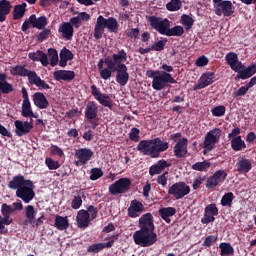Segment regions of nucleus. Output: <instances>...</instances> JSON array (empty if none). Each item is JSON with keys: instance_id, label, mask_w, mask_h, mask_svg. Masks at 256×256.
I'll list each match as a JSON object with an SVG mask.
<instances>
[{"instance_id": "nucleus-1", "label": "nucleus", "mask_w": 256, "mask_h": 256, "mask_svg": "<svg viewBox=\"0 0 256 256\" xmlns=\"http://www.w3.org/2000/svg\"><path fill=\"white\" fill-rule=\"evenodd\" d=\"M140 230H137L133 234V241L135 245L139 247H151L157 243V233H155V223L153 220V214H143L138 221Z\"/></svg>"}, {"instance_id": "nucleus-2", "label": "nucleus", "mask_w": 256, "mask_h": 256, "mask_svg": "<svg viewBox=\"0 0 256 256\" xmlns=\"http://www.w3.org/2000/svg\"><path fill=\"white\" fill-rule=\"evenodd\" d=\"M137 151L151 157V159H158L161 153H165L169 149V142L161 140L157 137L151 140H141L137 147Z\"/></svg>"}, {"instance_id": "nucleus-3", "label": "nucleus", "mask_w": 256, "mask_h": 256, "mask_svg": "<svg viewBox=\"0 0 256 256\" xmlns=\"http://www.w3.org/2000/svg\"><path fill=\"white\" fill-rule=\"evenodd\" d=\"M105 29H107L109 33H117V31H119V22H117V18H105L103 15L98 16L94 27V39H102Z\"/></svg>"}, {"instance_id": "nucleus-4", "label": "nucleus", "mask_w": 256, "mask_h": 256, "mask_svg": "<svg viewBox=\"0 0 256 256\" xmlns=\"http://www.w3.org/2000/svg\"><path fill=\"white\" fill-rule=\"evenodd\" d=\"M12 75H17L18 77H28L30 85H36L40 91L51 88L49 84L45 82V80H42L41 77L37 75V72L25 68V65H16L13 67Z\"/></svg>"}, {"instance_id": "nucleus-5", "label": "nucleus", "mask_w": 256, "mask_h": 256, "mask_svg": "<svg viewBox=\"0 0 256 256\" xmlns=\"http://www.w3.org/2000/svg\"><path fill=\"white\" fill-rule=\"evenodd\" d=\"M146 75L149 77V79H153L152 89L155 91H161L162 89H165V87H167V83H177V80H175V78H173L170 73L165 71L147 70Z\"/></svg>"}, {"instance_id": "nucleus-6", "label": "nucleus", "mask_w": 256, "mask_h": 256, "mask_svg": "<svg viewBox=\"0 0 256 256\" xmlns=\"http://www.w3.org/2000/svg\"><path fill=\"white\" fill-rule=\"evenodd\" d=\"M84 117L90 124V129L95 130L96 127H99L101 119H99V106L95 101H89L86 104Z\"/></svg>"}, {"instance_id": "nucleus-7", "label": "nucleus", "mask_w": 256, "mask_h": 256, "mask_svg": "<svg viewBox=\"0 0 256 256\" xmlns=\"http://www.w3.org/2000/svg\"><path fill=\"white\" fill-rule=\"evenodd\" d=\"M125 61H127V52L123 49L119 50L118 53L112 54V56L106 57V67L108 69L105 73H111V69L115 73V69H119L120 65H125Z\"/></svg>"}, {"instance_id": "nucleus-8", "label": "nucleus", "mask_w": 256, "mask_h": 256, "mask_svg": "<svg viewBox=\"0 0 256 256\" xmlns=\"http://www.w3.org/2000/svg\"><path fill=\"white\" fill-rule=\"evenodd\" d=\"M221 139V130L219 128H214L207 132L204 142H203V155H207L210 151L215 149V145L219 143Z\"/></svg>"}, {"instance_id": "nucleus-9", "label": "nucleus", "mask_w": 256, "mask_h": 256, "mask_svg": "<svg viewBox=\"0 0 256 256\" xmlns=\"http://www.w3.org/2000/svg\"><path fill=\"white\" fill-rule=\"evenodd\" d=\"M148 23L151 29L157 31V33H159L160 35H167V31L169 27H171V21H169V19H163L157 16H149Z\"/></svg>"}, {"instance_id": "nucleus-10", "label": "nucleus", "mask_w": 256, "mask_h": 256, "mask_svg": "<svg viewBox=\"0 0 256 256\" xmlns=\"http://www.w3.org/2000/svg\"><path fill=\"white\" fill-rule=\"evenodd\" d=\"M130 189L131 180L129 178H120L109 186L108 191L110 195H123Z\"/></svg>"}, {"instance_id": "nucleus-11", "label": "nucleus", "mask_w": 256, "mask_h": 256, "mask_svg": "<svg viewBox=\"0 0 256 256\" xmlns=\"http://www.w3.org/2000/svg\"><path fill=\"white\" fill-rule=\"evenodd\" d=\"M189 193H191V188L185 182H176L168 189V195H171L177 200L183 199Z\"/></svg>"}, {"instance_id": "nucleus-12", "label": "nucleus", "mask_w": 256, "mask_h": 256, "mask_svg": "<svg viewBox=\"0 0 256 256\" xmlns=\"http://www.w3.org/2000/svg\"><path fill=\"white\" fill-rule=\"evenodd\" d=\"M93 97L102 105V107H108L110 111H113V101L111 100V94H102L101 91L95 86L90 87Z\"/></svg>"}, {"instance_id": "nucleus-13", "label": "nucleus", "mask_w": 256, "mask_h": 256, "mask_svg": "<svg viewBox=\"0 0 256 256\" xmlns=\"http://www.w3.org/2000/svg\"><path fill=\"white\" fill-rule=\"evenodd\" d=\"M93 150L89 148H79L75 151L74 157H76L77 160L74 161V165L76 167H81V165H87L88 161L93 159Z\"/></svg>"}, {"instance_id": "nucleus-14", "label": "nucleus", "mask_w": 256, "mask_h": 256, "mask_svg": "<svg viewBox=\"0 0 256 256\" xmlns=\"http://www.w3.org/2000/svg\"><path fill=\"white\" fill-rule=\"evenodd\" d=\"M214 13L215 15H218V17H221V15L224 17H231V15L235 13V6H233L231 1L224 0L214 6Z\"/></svg>"}, {"instance_id": "nucleus-15", "label": "nucleus", "mask_w": 256, "mask_h": 256, "mask_svg": "<svg viewBox=\"0 0 256 256\" xmlns=\"http://www.w3.org/2000/svg\"><path fill=\"white\" fill-rule=\"evenodd\" d=\"M109 239L106 243H96L87 247V253H100L103 249H111L113 245H115V241L119 239V234H113L111 237L106 238Z\"/></svg>"}, {"instance_id": "nucleus-16", "label": "nucleus", "mask_w": 256, "mask_h": 256, "mask_svg": "<svg viewBox=\"0 0 256 256\" xmlns=\"http://www.w3.org/2000/svg\"><path fill=\"white\" fill-rule=\"evenodd\" d=\"M35 185H24L22 188L16 190V197L22 199L25 203H31L32 199H35Z\"/></svg>"}, {"instance_id": "nucleus-17", "label": "nucleus", "mask_w": 256, "mask_h": 256, "mask_svg": "<svg viewBox=\"0 0 256 256\" xmlns=\"http://www.w3.org/2000/svg\"><path fill=\"white\" fill-rule=\"evenodd\" d=\"M227 172L221 169L216 171L212 176H210L206 181V189H215L219 183H223L227 179Z\"/></svg>"}, {"instance_id": "nucleus-18", "label": "nucleus", "mask_w": 256, "mask_h": 256, "mask_svg": "<svg viewBox=\"0 0 256 256\" xmlns=\"http://www.w3.org/2000/svg\"><path fill=\"white\" fill-rule=\"evenodd\" d=\"M13 213H15V209H13L11 205L7 203H3L1 205L2 216H0V225L2 227H5V225H11V223H13V219L11 218Z\"/></svg>"}, {"instance_id": "nucleus-19", "label": "nucleus", "mask_w": 256, "mask_h": 256, "mask_svg": "<svg viewBox=\"0 0 256 256\" xmlns=\"http://www.w3.org/2000/svg\"><path fill=\"white\" fill-rule=\"evenodd\" d=\"M145 211V206L143 203L137 199H134L130 202V206L127 209V215L131 219H137L141 216V213Z\"/></svg>"}, {"instance_id": "nucleus-20", "label": "nucleus", "mask_w": 256, "mask_h": 256, "mask_svg": "<svg viewBox=\"0 0 256 256\" xmlns=\"http://www.w3.org/2000/svg\"><path fill=\"white\" fill-rule=\"evenodd\" d=\"M15 125V135L17 137H25V135H29L31 130L33 129V123L28 121L16 120L14 122Z\"/></svg>"}, {"instance_id": "nucleus-21", "label": "nucleus", "mask_w": 256, "mask_h": 256, "mask_svg": "<svg viewBox=\"0 0 256 256\" xmlns=\"http://www.w3.org/2000/svg\"><path fill=\"white\" fill-rule=\"evenodd\" d=\"M215 72H205L201 75L198 84L195 85L194 91L199 89H205V87H209V85H213L215 83Z\"/></svg>"}, {"instance_id": "nucleus-22", "label": "nucleus", "mask_w": 256, "mask_h": 256, "mask_svg": "<svg viewBox=\"0 0 256 256\" xmlns=\"http://www.w3.org/2000/svg\"><path fill=\"white\" fill-rule=\"evenodd\" d=\"M225 61L229 65L232 71H239L240 69H245L242 61H239V56L235 52H229L225 56Z\"/></svg>"}, {"instance_id": "nucleus-23", "label": "nucleus", "mask_w": 256, "mask_h": 256, "mask_svg": "<svg viewBox=\"0 0 256 256\" xmlns=\"http://www.w3.org/2000/svg\"><path fill=\"white\" fill-rule=\"evenodd\" d=\"M189 145V139L181 138L175 145H174V155L177 159H183L187 157V147Z\"/></svg>"}, {"instance_id": "nucleus-24", "label": "nucleus", "mask_w": 256, "mask_h": 256, "mask_svg": "<svg viewBox=\"0 0 256 256\" xmlns=\"http://www.w3.org/2000/svg\"><path fill=\"white\" fill-rule=\"evenodd\" d=\"M25 185H32L31 180L25 179L24 175H17L12 178V180L8 183L9 189H13L19 191V189L25 187Z\"/></svg>"}, {"instance_id": "nucleus-25", "label": "nucleus", "mask_w": 256, "mask_h": 256, "mask_svg": "<svg viewBox=\"0 0 256 256\" xmlns=\"http://www.w3.org/2000/svg\"><path fill=\"white\" fill-rule=\"evenodd\" d=\"M116 71V82L120 84L121 87H125L129 83V72H127V65H120Z\"/></svg>"}, {"instance_id": "nucleus-26", "label": "nucleus", "mask_w": 256, "mask_h": 256, "mask_svg": "<svg viewBox=\"0 0 256 256\" xmlns=\"http://www.w3.org/2000/svg\"><path fill=\"white\" fill-rule=\"evenodd\" d=\"M167 167H171V163L167 162L165 159H161L156 164L150 166L149 175L151 177L161 175V173H163Z\"/></svg>"}, {"instance_id": "nucleus-27", "label": "nucleus", "mask_w": 256, "mask_h": 256, "mask_svg": "<svg viewBox=\"0 0 256 256\" xmlns=\"http://www.w3.org/2000/svg\"><path fill=\"white\" fill-rule=\"evenodd\" d=\"M9 93H13V84L7 81L6 73H0V99L3 95H9Z\"/></svg>"}, {"instance_id": "nucleus-28", "label": "nucleus", "mask_w": 256, "mask_h": 256, "mask_svg": "<svg viewBox=\"0 0 256 256\" xmlns=\"http://www.w3.org/2000/svg\"><path fill=\"white\" fill-rule=\"evenodd\" d=\"M58 33H61L63 39H66V41H71V39H73L75 30L73 29V25H71V23L63 22L58 28Z\"/></svg>"}, {"instance_id": "nucleus-29", "label": "nucleus", "mask_w": 256, "mask_h": 256, "mask_svg": "<svg viewBox=\"0 0 256 256\" xmlns=\"http://www.w3.org/2000/svg\"><path fill=\"white\" fill-rule=\"evenodd\" d=\"M55 81H73L75 79V71L71 70H58L53 73Z\"/></svg>"}, {"instance_id": "nucleus-30", "label": "nucleus", "mask_w": 256, "mask_h": 256, "mask_svg": "<svg viewBox=\"0 0 256 256\" xmlns=\"http://www.w3.org/2000/svg\"><path fill=\"white\" fill-rule=\"evenodd\" d=\"M76 221L78 227L86 229V227H89V223H91V216L87 210H80L76 216Z\"/></svg>"}, {"instance_id": "nucleus-31", "label": "nucleus", "mask_w": 256, "mask_h": 256, "mask_svg": "<svg viewBox=\"0 0 256 256\" xmlns=\"http://www.w3.org/2000/svg\"><path fill=\"white\" fill-rule=\"evenodd\" d=\"M33 103L38 109H47L49 107V100L42 92H36L33 95Z\"/></svg>"}, {"instance_id": "nucleus-32", "label": "nucleus", "mask_w": 256, "mask_h": 256, "mask_svg": "<svg viewBox=\"0 0 256 256\" xmlns=\"http://www.w3.org/2000/svg\"><path fill=\"white\" fill-rule=\"evenodd\" d=\"M47 23L46 16H40L38 18L35 14L30 16V24L34 29H45V27H47Z\"/></svg>"}, {"instance_id": "nucleus-33", "label": "nucleus", "mask_w": 256, "mask_h": 256, "mask_svg": "<svg viewBox=\"0 0 256 256\" xmlns=\"http://www.w3.org/2000/svg\"><path fill=\"white\" fill-rule=\"evenodd\" d=\"M11 2L8 0H1L0 1V23H4L7 20V15L11 13Z\"/></svg>"}, {"instance_id": "nucleus-34", "label": "nucleus", "mask_w": 256, "mask_h": 256, "mask_svg": "<svg viewBox=\"0 0 256 256\" xmlns=\"http://www.w3.org/2000/svg\"><path fill=\"white\" fill-rule=\"evenodd\" d=\"M107 65V58L105 59H100L99 62H98V71L100 73V77L101 79H103L104 81H107L108 79H111V76L113 75V69H110V73L107 74L105 71L107 69H109V66H106L105 68H103V65Z\"/></svg>"}, {"instance_id": "nucleus-35", "label": "nucleus", "mask_w": 256, "mask_h": 256, "mask_svg": "<svg viewBox=\"0 0 256 256\" xmlns=\"http://www.w3.org/2000/svg\"><path fill=\"white\" fill-rule=\"evenodd\" d=\"M161 219H163L166 223H171V218L175 213H177V209L175 207H166L160 208L158 211Z\"/></svg>"}, {"instance_id": "nucleus-36", "label": "nucleus", "mask_w": 256, "mask_h": 256, "mask_svg": "<svg viewBox=\"0 0 256 256\" xmlns=\"http://www.w3.org/2000/svg\"><path fill=\"white\" fill-rule=\"evenodd\" d=\"M54 227H56L58 231H67V229H69V218L67 216L56 215Z\"/></svg>"}, {"instance_id": "nucleus-37", "label": "nucleus", "mask_w": 256, "mask_h": 256, "mask_svg": "<svg viewBox=\"0 0 256 256\" xmlns=\"http://www.w3.org/2000/svg\"><path fill=\"white\" fill-rule=\"evenodd\" d=\"M26 11H27V3L16 5L13 10L14 21H19V19H22V17L25 16Z\"/></svg>"}, {"instance_id": "nucleus-38", "label": "nucleus", "mask_w": 256, "mask_h": 256, "mask_svg": "<svg viewBox=\"0 0 256 256\" xmlns=\"http://www.w3.org/2000/svg\"><path fill=\"white\" fill-rule=\"evenodd\" d=\"M253 168L251 161L246 158H242L238 163H237V172L238 173H249L251 169Z\"/></svg>"}, {"instance_id": "nucleus-39", "label": "nucleus", "mask_w": 256, "mask_h": 256, "mask_svg": "<svg viewBox=\"0 0 256 256\" xmlns=\"http://www.w3.org/2000/svg\"><path fill=\"white\" fill-rule=\"evenodd\" d=\"M230 143L233 151H243V149H246L247 147V144H245V141L241 136L233 138Z\"/></svg>"}, {"instance_id": "nucleus-40", "label": "nucleus", "mask_w": 256, "mask_h": 256, "mask_svg": "<svg viewBox=\"0 0 256 256\" xmlns=\"http://www.w3.org/2000/svg\"><path fill=\"white\" fill-rule=\"evenodd\" d=\"M37 212L35 211V207L33 205H28L25 207V217L27 219V223L30 225H35V216Z\"/></svg>"}, {"instance_id": "nucleus-41", "label": "nucleus", "mask_w": 256, "mask_h": 256, "mask_svg": "<svg viewBox=\"0 0 256 256\" xmlns=\"http://www.w3.org/2000/svg\"><path fill=\"white\" fill-rule=\"evenodd\" d=\"M185 33L183 26L168 27L166 37H181Z\"/></svg>"}, {"instance_id": "nucleus-42", "label": "nucleus", "mask_w": 256, "mask_h": 256, "mask_svg": "<svg viewBox=\"0 0 256 256\" xmlns=\"http://www.w3.org/2000/svg\"><path fill=\"white\" fill-rule=\"evenodd\" d=\"M22 117H33L37 119V116L33 113V109L31 108V102L22 103Z\"/></svg>"}, {"instance_id": "nucleus-43", "label": "nucleus", "mask_w": 256, "mask_h": 256, "mask_svg": "<svg viewBox=\"0 0 256 256\" xmlns=\"http://www.w3.org/2000/svg\"><path fill=\"white\" fill-rule=\"evenodd\" d=\"M219 248L221 250V256L233 255V253H235V249H233V246H231L230 243L222 242L220 243Z\"/></svg>"}, {"instance_id": "nucleus-44", "label": "nucleus", "mask_w": 256, "mask_h": 256, "mask_svg": "<svg viewBox=\"0 0 256 256\" xmlns=\"http://www.w3.org/2000/svg\"><path fill=\"white\" fill-rule=\"evenodd\" d=\"M194 23H195V20H193V17L187 14H183L181 16V24L183 25V27H185L186 31H189L190 29H192Z\"/></svg>"}, {"instance_id": "nucleus-45", "label": "nucleus", "mask_w": 256, "mask_h": 256, "mask_svg": "<svg viewBox=\"0 0 256 256\" xmlns=\"http://www.w3.org/2000/svg\"><path fill=\"white\" fill-rule=\"evenodd\" d=\"M233 199H235L233 192H228V193L224 194L221 199V206L222 207H231L233 205Z\"/></svg>"}, {"instance_id": "nucleus-46", "label": "nucleus", "mask_w": 256, "mask_h": 256, "mask_svg": "<svg viewBox=\"0 0 256 256\" xmlns=\"http://www.w3.org/2000/svg\"><path fill=\"white\" fill-rule=\"evenodd\" d=\"M211 167V162L209 160H204L203 162H196L192 165L193 171H207Z\"/></svg>"}, {"instance_id": "nucleus-47", "label": "nucleus", "mask_w": 256, "mask_h": 256, "mask_svg": "<svg viewBox=\"0 0 256 256\" xmlns=\"http://www.w3.org/2000/svg\"><path fill=\"white\" fill-rule=\"evenodd\" d=\"M48 55L50 57L51 67H55L57 63H59V53H57V50L55 48H49Z\"/></svg>"}, {"instance_id": "nucleus-48", "label": "nucleus", "mask_w": 256, "mask_h": 256, "mask_svg": "<svg viewBox=\"0 0 256 256\" xmlns=\"http://www.w3.org/2000/svg\"><path fill=\"white\" fill-rule=\"evenodd\" d=\"M181 7H183L181 0H170V2L166 4L167 11H179Z\"/></svg>"}, {"instance_id": "nucleus-49", "label": "nucleus", "mask_w": 256, "mask_h": 256, "mask_svg": "<svg viewBox=\"0 0 256 256\" xmlns=\"http://www.w3.org/2000/svg\"><path fill=\"white\" fill-rule=\"evenodd\" d=\"M45 165H46V167H48V169L50 171H55V170L59 169V167H61V164H59V161H55L51 157H47L45 159Z\"/></svg>"}, {"instance_id": "nucleus-50", "label": "nucleus", "mask_w": 256, "mask_h": 256, "mask_svg": "<svg viewBox=\"0 0 256 256\" xmlns=\"http://www.w3.org/2000/svg\"><path fill=\"white\" fill-rule=\"evenodd\" d=\"M226 112H227V108L223 105H219L211 109V113L213 117H223L225 116Z\"/></svg>"}, {"instance_id": "nucleus-51", "label": "nucleus", "mask_w": 256, "mask_h": 256, "mask_svg": "<svg viewBox=\"0 0 256 256\" xmlns=\"http://www.w3.org/2000/svg\"><path fill=\"white\" fill-rule=\"evenodd\" d=\"M249 92V88L247 85L241 86L238 90L234 91L232 94L233 99H239L241 97H245Z\"/></svg>"}, {"instance_id": "nucleus-52", "label": "nucleus", "mask_w": 256, "mask_h": 256, "mask_svg": "<svg viewBox=\"0 0 256 256\" xmlns=\"http://www.w3.org/2000/svg\"><path fill=\"white\" fill-rule=\"evenodd\" d=\"M204 213H207L208 215H212V217H215L219 215V208H217V204H208L205 209Z\"/></svg>"}, {"instance_id": "nucleus-53", "label": "nucleus", "mask_w": 256, "mask_h": 256, "mask_svg": "<svg viewBox=\"0 0 256 256\" xmlns=\"http://www.w3.org/2000/svg\"><path fill=\"white\" fill-rule=\"evenodd\" d=\"M103 177V170L101 168H92L90 170V180L97 181V179H101Z\"/></svg>"}, {"instance_id": "nucleus-54", "label": "nucleus", "mask_w": 256, "mask_h": 256, "mask_svg": "<svg viewBox=\"0 0 256 256\" xmlns=\"http://www.w3.org/2000/svg\"><path fill=\"white\" fill-rule=\"evenodd\" d=\"M234 72L237 73L235 77V81H239V79H242V81H245L246 79H250L251 77L246 68L244 69L242 68L239 71H234Z\"/></svg>"}, {"instance_id": "nucleus-55", "label": "nucleus", "mask_w": 256, "mask_h": 256, "mask_svg": "<svg viewBox=\"0 0 256 256\" xmlns=\"http://www.w3.org/2000/svg\"><path fill=\"white\" fill-rule=\"evenodd\" d=\"M165 45H167V39L159 40L158 42L152 44L150 48L152 51H163L165 49Z\"/></svg>"}, {"instance_id": "nucleus-56", "label": "nucleus", "mask_w": 256, "mask_h": 256, "mask_svg": "<svg viewBox=\"0 0 256 256\" xmlns=\"http://www.w3.org/2000/svg\"><path fill=\"white\" fill-rule=\"evenodd\" d=\"M60 57H62L63 59H66L68 61H73V58L75 57V55H73V52H71V50L64 47L60 51Z\"/></svg>"}, {"instance_id": "nucleus-57", "label": "nucleus", "mask_w": 256, "mask_h": 256, "mask_svg": "<svg viewBox=\"0 0 256 256\" xmlns=\"http://www.w3.org/2000/svg\"><path fill=\"white\" fill-rule=\"evenodd\" d=\"M139 133H141L139 128L133 127L128 134L130 141L137 143L139 141Z\"/></svg>"}, {"instance_id": "nucleus-58", "label": "nucleus", "mask_w": 256, "mask_h": 256, "mask_svg": "<svg viewBox=\"0 0 256 256\" xmlns=\"http://www.w3.org/2000/svg\"><path fill=\"white\" fill-rule=\"evenodd\" d=\"M81 205H83V199H81V196H74L71 203L72 209H81Z\"/></svg>"}, {"instance_id": "nucleus-59", "label": "nucleus", "mask_w": 256, "mask_h": 256, "mask_svg": "<svg viewBox=\"0 0 256 256\" xmlns=\"http://www.w3.org/2000/svg\"><path fill=\"white\" fill-rule=\"evenodd\" d=\"M50 35H51V30L44 29L42 32H40L37 35V41H39L40 43H43V41H45V39H47Z\"/></svg>"}, {"instance_id": "nucleus-60", "label": "nucleus", "mask_w": 256, "mask_h": 256, "mask_svg": "<svg viewBox=\"0 0 256 256\" xmlns=\"http://www.w3.org/2000/svg\"><path fill=\"white\" fill-rule=\"evenodd\" d=\"M50 153L51 155H58V157H63V155H65V153L63 152V149L53 144L50 147Z\"/></svg>"}, {"instance_id": "nucleus-61", "label": "nucleus", "mask_w": 256, "mask_h": 256, "mask_svg": "<svg viewBox=\"0 0 256 256\" xmlns=\"http://www.w3.org/2000/svg\"><path fill=\"white\" fill-rule=\"evenodd\" d=\"M196 67H205L209 65V59L207 56H200L195 62Z\"/></svg>"}, {"instance_id": "nucleus-62", "label": "nucleus", "mask_w": 256, "mask_h": 256, "mask_svg": "<svg viewBox=\"0 0 256 256\" xmlns=\"http://www.w3.org/2000/svg\"><path fill=\"white\" fill-rule=\"evenodd\" d=\"M214 221L215 217L213 215L204 212V216L201 218L202 225H209V223H213Z\"/></svg>"}, {"instance_id": "nucleus-63", "label": "nucleus", "mask_w": 256, "mask_h": 256, "mask_svg": "<svg viewBox=\"0 0 256 256\" xmlns=\"http://www.w3.org/2000/svg\"><path fill=\"white\" fill-rule=\"evenodd\" d=\"M218 237L215 235L207 236L203 242L204 247H211L213 243H216Z\"/></svg>"}, {"instance_id": "nucleus-64", "label": "nucleus", "mask_w": 256, "mask_h": 256, "mask_svg": "<svg viewBox=\"0 0 256 256\" xmlns=\"http://www.w3.org/2000/svg\"><path fill=\"white\" fill-rule=\"evenodd\" d=\"M167 175H169V172L165 171L163 174L158 176V178H157L158 185H162V187H166V185H167Z\"/></svg>"}]
</instances>
